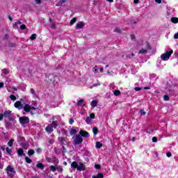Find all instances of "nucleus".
<instances>
[{
  "label": "nucleus",
  "instance_id": "f257e3e1",
  "mask_svg": "<svg viewBox=\"0 0 178 178\" xmlns=\"http://www.w3.org/2000/svg\"><path fill=\"white\" fill-rule=\"evenodd\" d=\"M23 109L27 113L30 112L31 115H35V113H38V111H40V108L33 107L29 104H25L23 107Z\"/></svg>",
  "mask_w": 178,
  "mask_h": 178
},
{
  "label": "nucleus",
  "instance_id": "f03ea898",
  "mask_svg": "<svg viewBox=\"0 0 178 178\" xmlns=\"http://www.w3.org/2000/svg\"><path fill=\"white\" fill-rule=\"evenodd\" d=\"M6 172L8 176L11 178H13L16 175V170L12 165H8L6 169Z\"/></svg>",
  "mask_w": 178,
  "mask_h": 178
},
{
  "label": "nucleus",
  "instance_id": "7ed1b4c3",
  "mask_svg": "<svg viewBox=\"0 0 178 178\" xmlns=\"http://www.w3.org/2000/svg\"><path fill=\"white\" fill-rule=\"evenodd\" d=\"M172 54H173V51L172 49H170V51H165V53L161 55V60H163L164 62L166 60H169Z\"/></svg>",
  "mask_w": 178,
  "mask_h": 178
},
{
  "label": "nucleus",
  "instance_id": "20e7f679",
  "mask_svg": "<svg viewBox=\"0 0 178 178\" xmlns=\"http://www.w3.org/2000/svg\"><path fill=\"white\" fill-rule=\"evenodd\" d=\"M58 126V122L56 121H53L52 123L49 125H48L46 128L45 130L48 134H50V133H52L54 131V129H56V127Z\"/></svg>",
  "mask_w": 178,
  "mask_h": 178
},
{
  "label": "nucleus",
  "instance_id": "39448f33",
  "mask_svg": "<svg viewBox=\"0 0 178 178\" xmlns=\"http://www.w3.org/2000/svg\"><path fill=\"white\" fill-rule=\"evenodd\" d=\"M72 140H74V145H79V144H81V143H83V138L80 134L73 136Z\"/></svg>",
  "mask_w": 178,
  "mask_h": 178
},
{
  "label": "nucleus",
  "instance_id": "423d86ee",
  "mask_svg": "<svg viewBox=\"0 0 178 178\" xmlns=\"http://www.w3.org/2000/svg\"><path fill=\"white\" fill-rule=\"evenodd\" d=\"M19 121L22 126H24V124H27L28 123L30 122V119L29 118V117L24 116L20 117L19 118Z\"/></svg>",
  "mask_w": 178,
  "mask_h": 178
},
{
  "label": "nucleus",
  "instance_id": "0eeeda50",
  "mask_svg": "<svg viewBox=\"0 0 178 178\" xmlns=\"http://www.w3.org/2000/svg\"><path fill=\"white\" fill-rule=\"evenodd\" d=\"M84 26H86V24L83 22H79L76 24L75 29L76 30H81V29H84Z\"/></svg>",
  "mask_w": 178,
  "mask_h": 178
},
{
  "label": "nucleus",
  "instance_id": "6e6552de",
  "mask_svg": "<svg viewBox=\"0 0 178 178\" xmlns=\"http://www.w3.org/2000/svg\"><path fill=\"white\" fill-rule=\"evenodd\" d=\"M79 135L81 136V137H85V138L90 137V134H88V132L84 130H81L79 131Z\"/></svg>",
  "mask_w": 178,
  "mask_h": 178
},
{
  "label": "nucleus",
  "instance_id": "1a4fd4ad",
  "mask_svg": "<svg viewBox=\"0 0 178 178\" xmlns=\"http://www.w3.org/2000/svg\"><path fill=\"white\" fill-rule=\"evenodd\" d=\"M148 49H149V44H147V47L145 49H141L138 54H144L148 52Z\"/></svg>",
  "mask_w": 178,
  "mask_h": 178
},
{
  "label": "nucleus",
  "instance_id": "9d476101",
  "mask_svg": "<svg viewBox=\"0 0 178 178\" xmlns=\"http://www.w3.org/2000/svg\"><path fill=\"white\" fill-rule=\"evenodd\" d=\"M15 108H17V109H22L23 106H22V102H17L14 104Z\"/></svg>",
  "mask_w": 178,
  "mask_h": 178
},
{
  "label": "nucleus",
  "instance_id": "9b49d317",
  "mask_svg": "<svg viewBox=\"0 0 178 178\" xmlns=\"http://www.w3.org/2000/svg\"><path fill=\"white\" fill-rule=\"evenodd\" d=\"M77 170H84L86 169V165H84L83 163H79V165L78 164V167H77Z\"/></svg>",
  "mask_w": 178,
  "mask_h": 178
},
{
  "label": "nucleus",
  "instance_id": "f8f14e48",
  "mask_svg": "<svg viewBox=\"0 0 178 178\" xmlns=\"http://www.w3.org/2000/svg\"><path fill=\"white\" fill-rule=\"evenodd\" d=\"M78 106H86V104H84L83 99H79L77 102Z\"/></svg>",
  "mask_w": 178,
  "mask_h": 178
},
{
  "label": "nucleus",
  "instance_id": "ddd939ff",
  "mask_svg": "<svg viewBox=\"0 0 178 178\" xmlns=\"http://www.w3.org/2000/svg\"><path fill=\"white\" fill-rule=\"evenodd\" d=\"M3 115H4V118H9L10 115H12V111H5Z\"/></svg>",
  "mask_w": 178,
  "mask_h": 178
},
{
  "label": "nucleus",
  "instance_id": "4468645a",
  "mask_svg": "<svg viewBox=\"0 0 178 178\" xmlns=\"http://www.w3.org/2000/svg\"><path fill=\"white\" fill-rule=\"evenodd\" d=\"M17 154L19 156H24V151L23 150V149H19L17 151Z\"/></svg>",
  "mask_w": 178,
  "mask_h": 178
},
{
  "label": "nucleus",
  "instance_id": "2eb2a0df",
  "mask_svg": "<svg viewBox=\"0 0 178 178\" xmlns=\"http://www.w3.org/2000/svg\"><path fill=\"white\" fill-rule=\"evenodd\" d=\"M90 105H91L92 108H95V107H97V105H98V102L93 100L90 103Z\"/></svg>",
  "mask_w": 178,
  "mask_h": 178
},
{
  "label": "nucleus",
  "instance_id": "dca6fc26",
  "mask_svg": "<svg viewBox=\"0 0 178 178\" xmlns=\"http://www.w3.org/2000/svg\"><path fill=\"white\" fill-rule=\"evenodd\" d=\"M71 166L74 169H77V168L79 166V163H77V162H76V161H74V162L72 163Z\"/></svg>",
  "mask_w": 178,
  "mask_h": 178
},
{
  "label": "nucleus",
  "instance_id": "f3484780",
  "mask_svg": "<svg viewBox=\"0 0 178 178\" xmlns=\"http://www.w3.org/2000/svg\"><path fill=\"white\" fill-rule=\"evenodd\" d=\"M36 167L38 168V169H41V170H43L44 166V165L42 164V163H39L36 165Z\"/></svg>",
  "mask_w": 178,
  "mask_h": 178
},
{
  "label": "nucleus",
  "instance_id": "a211bd4d",
  "mask_svg": "<svg viewBox=\"0 0 178 178\" xmlns=\"http://www.w3.org/2000/svg\"><path fill=\"white\" fill-rule=\"evenodd\" d=\"M113 92L115 97H119V95H120V90H113Z\"/></svg>",
  "mask_w": 178,
  "mask_h": 178
},
{
  "label": "nucleus",
  "instance_id": "6ab92c4d",
  "mask_svg": "<svg viewBox=\"0 0 178 178\" xmlns=\"http://www.w3.org/2000/svg\"><path fill=\"white\" fill-rule=\"evenodd\" d=\"M171 22H172V23H174V24H177V23H178V18L177 17H172Z\"/></svg>",
  "mask_w": 178,
  "mask_h": 178
},
{
  "label": "nucleus",
  "instance_id": "aec40b11",
  "mask_svg": "<svg viewBox=\"0 0 178 178\" xmlns=\"http://www.w3.org/2000/svg\"><path fill=\"white\" fill-rule=\"evenodd\" d=\"M95 147L102 148V143H101L100 142H96Z\"/></svg>",
  "mask_w": 178,
  "mask_h": 178
},
{
  "label": "nucleus",
  "instance_id": "412c9836",
  "mask_svg": "<svg viewBox=\"0 0 178 178\" xmlns=\"http://www.w3.org/2000/svg\"><path fill=\"white\" fill-rule=\"evenodd\" d=\"M77 19L76 17H74L70 22V26H73V24H74V23H76Z\"/></svg>",
  "mask_w": 178,
  "mask_h": 178
},
{
  "label": "nucleus",
  "instance_id": "4be33fe9",
  "mask_svg": "<svg viewBox=\"0 0 178 178\" xmlns=\"http://www.w3.org/2000/svg\"><path fill=\"white\" fill-rule=\"evenodd\" d=\"M56 170L60 172V173H62V172L63 171V168L60 165L56 166Z\"/></svg>",
  "mask_w": 178,
  "mask_h": 178
},
{
  "label": "nucleus",
  "instance_id": "5701e85b",
  "mask_svg": "<svg viewBox=\"0 0 178 178\" xmlns=\"http://www.w3.org/2000/svg\"><path fill=\"white\" fill-rule=\"evenodd\" d=\"M15 141L14 139H11L8 143V147H13V142Z\"/></svg>",
  "mask_w": 178,
  "mask_h": 178
},
{
  "label": "nucleus",
  "instance_id": "b1692460",
  "mask_svg": "<svg viewBox=\"0 0 178 178\" xmlns=\"http://www.w3.org/2000/svg\"><path fill=\"white\" fill-rule=\"evenodd\" d=\"M30 91H31V94H32L33 97H35V95H37V92H35V90L33 88H31Z\"/></svg>",
  "mask_w": 178,
  "mask_h": 178
},
{
  "label": "nucleus",
  "instance_id": "393cba45",
  "mask_svg": "<svg viewBox=\"0 0 178 178\" xmlns=\"http://www.w3.org/2000/svg\"><path fill=\"white\" fill-rule=\"evenodd\" d=\"M92 132L94 134V136H97V133H98V128L97 127H94L92 129Z\"/></svg>",
  "mask_w": 178,
  "mask_h": 178
},
{
  "label": "nucleus",
  "instance_id": "a878e982",
  "mask_svg": "<svg viewBox=\"0 0 178 178\" xmlns=\"http://www.w3.org/2000/svg\"><path fill=\"white\" fill-rule=\"evenodd\" d=\"M34 150L33 149H30L29 152H28V155H29V156H31V155H34Z\"/></svg>",
  "mask_w": 178,
  "mask_h": 178
},
{
  "label": "nucleus",
  "instance_id": "bb28decb",
  "mask_svg": "<svg viewBox=\"0 0 178 178\" xmlns=\"http://www.w3.org/2000/svg\"><path fill=\"white\" fill-rule=\"evenodd\" d=\"M98 72V67L97 65H95L93 68H92V72L93 73H97Z\"/></svg>",
  "mask_w": 178,
  "mask_h": 178
},
{
  "label": "nucleus",
  "instance_id": "cd10ccee",
  "mask_svg": "<svg viewBox=\"0 0 178 178\" xmlns=\"http://www.w3.org/2000/svg\"><path fill=\"white\" fill-rule=\"evenodd\" d=\"M50 170H51V172H56V166L55 167V166H54V165H51V166H50Z\"/></svg>",
  "mask_w": 178,
  "mask_h": 178
},
{
  "label": "nucleus",
  "instance_id": "c85d7f7f",
  "mask_svg": "<svg viewBox=\"0 0 178 178\" xmlns=\"http://www.w3.org/2000/svg\"><path fill=\"white\" fill-rule=\"evenodd\" d=\"M77 133V130H76L75 129H72L70 130V134L73 135V134H76Z\"/></svg>",
  "mask_w": 178,
  "mask_h": 178
},
{
  "label": "nucleus",
  "instance_id": "c756f323",
  "mask_svg": "<svg viewBox=\"0 0 178 178\" xmlns=\"http://www.w3.org/2000/svg\"><path fill=\"white\" fill-rule=\"evenodd\" d=\"M6 151L8 154L12 155V150L9 147H6Z\"/></svg>",
  "mask_w": 178,
  "mask_h": 178
},
{
  "label": "nucleus",
  "instance_id": "7c9ffc66",
  "mask_svg": "<svg viewBox=\"0 0 178 178\" xmlns=\"http://www.w3.org/2000/svg\"><path fill=\"white\" fill-rule=\"evenodd\" d=\"M86 122L87 124H90V123H91V118H90V117L86 118Z\"/></svg>",
  "mask_w": 178,
  "mask_h": 178
},
{
  "label": "nucleus",
  "instance_id": "2f4dec72",
  "mask_svg": "<svg viewBox=\"0 0 178 178\" xmlns=\"http://www.w3.org/2000/svg\"><path fill=\"white\" fill-rule=\"evenodd\" d=\"M10 99H11V101H16V96L11 95H10Z\"/></svg>",
  "mask_w": 178,
  "mask_h": 178
},
{
  "label": "nucleus",
  "instance_id": "473e14b6",
  "mask_svg": "<svg viewBox=\"0 0 178 178\" xmlns=\"http://www.w3.org/2000/svg\"><path fill=\"white\" fill-rule=\"evenodd\" d=\"M25 161H26V163H31V159L29 157H26Z\"/></svg>",
  "mask_w": 178,
  "mask_h": 178
},
{
  "label": "nucleus",
  "instance_id": "72a5a7b5",
  "mask_svg": "<svg viewBox=\"0 0 178 178\" xmlns=\"http://www.w3.org/2000/svg\"><path fill=\"white\" fill-rule=\"evenodd\" d=\"M35 38H37V35H35V34H32L31 36V38H30V39H31V40H35Z\"/></svg>",
  "mask_w": 178,
  "mask_h": 178
},
{
  "label": "nucleus",
  "instance_id": "f704fd0d",
  "mask_svg": "<svg viewBox=\"0 0 178 178\" xmlns=\"http://www.w3.org/2000/svg\"><path fill=\"white\" fill-rule=\"evenodd\" d=\"M58 141L60 143H62L63 144V143H65V138H62V137H59L58 138Z\"/></svg>",
  "mask_w": 178,
  "mask_h": 178
},
{
  "label": "nucleus",
  "instance_id": "c9c22d12",
  "mask_svg": "<svg viewBox=\"0 0 178 178\" xmlns=\"http://www.w3.org/2000/svg\"><path fill=\"white\" fill-rule=\"evenodd\" d=\"M152 141V143H158V138L156 137H153Z\"/></svg>",
  "mask_w": 178,
  "mask_h": 178
},
{
  "label": "nucleus",
  "instance_id": "e433bc0d",
  "mask_svg": "<svg viewBox=\"0 0 178 178\" xmlns=\"http://www.w3.org/2000/svg\"><path fill=\"white\" fill-rule=\"evenodd\" d=\"M17 24L22 25V22L20 21H17L14 24V27H17Z\"/></svg>",
  "mask_w": 178,
  "mask_h": 178
},
{
  "label": "nucleus",
  "instance_id": "4c0bfd02",
  "mask_svg": "<svg viewBox=\"0 0 178 178\" xmlns=\"http://www.w3.org/2000/svg\"><path fill=\"white\" fill-rule=\"evenodd\" d=\"M163 100H164V101H169V96H168V95H164V96H163Z\"/></svg>",
  "mask_w": 178,
  "mask_h": 178
},
{
  "label": "nucleus",
  "instance_id": "58836bf2",
  "mask_svg": "<svg viewBox=\"0 0 178 178\" xmlns=\"http://www.w3.org/2000/svg\"><path fill=\"white\" fill-rule=\"evenodd\" d=\"M97 177L98 178H104V175H102V173H98L97 174Z\"/></svg>",
  "mask_w": 178,
  "mask_h": 178
},
{
  "label": "nucleus",
  "instance_id": "ea45409f",
  "mask_svg": "<svg viewBox=\"0 0 178 178\" xmlns=\"http://www.w3.org/2000/svg\"><path fill=\"white\" fill-rule=\"evenodd\" d=\"M89 118H91V119H95V114L91 113V114L90 115V117H89Z\"/></svg>",
  "mask_w": 178,
  "mask_h": 178
},
{
  "label": "nucleus",
  "instance_id": "a19ab883",
  "mask_svg": "<svg viewBox=\"0 0 178 178\" xmlns=\"http://www.w3.org/2000/svg\"><path fill=\"white\" fill-rule=\"evenodd\" d=\"M20 29H21V30H24L26 29V25H24V24L20 25Z\"/></svg>",
  "mask_w": 178,
  "mask_h": 178
},
{
  "label": "nucleus",
  "instance_id": "79ce46f5",
  "mask_svg": "<svg viewBox=\"0 0 178 178\" xmlns=\"http://www.w3.org/2000/svg\"><path fill=\"white\" fill-rule=\"evenodd\" d=\"M98 86H101V84H93L92 86H90V88H92L93 87H98Z\"/></svg>",
  "mask_w": 178,
  "mask_h": 178
},
{
  "label": "nucleus",
  "instance_id": "37998d69",
  "mask_svg": "<svg viewBox=\"0 0 178 178\" xmlns=\"http://www.w3.org/2000/svg\"><path fill=\"white\" fill-rule=\"evenodd\" d=\"M6 127H10L11 124L8 122H6Z\"/></svg>",
  "mask_w": 178,
  "mask_h": 178
},
{
  "label": "nucleus",
  "instance_id": "c03bdc74",
  "mask_svg": "<svg viewBox=\"0 0 178 178\" xmlns=\"http://www.w3.org/2000/svg\"><path fill=\"white\" fill-rule=\"evenodd\" d=\"M95 168L96 169H101V165H98V164H96V165H95Z\"/></svg>",
  "mask_w": 178,
  "mask_h": 178
},
{
  "label": "nucleus",
  "instance_id": "a18cd8bd",
  "mask_svg": "<svg viewBox=\"0 0 178 178\" xmlns=\"http://www.w3.org/2000/svg\"><path fill=\"white\" fill-rule=\"evenodd\" d=\"M177 38H178V32L177 33H175V35H174V39L175 40H177Z\"/></svg>",
  "mask_w": 178,
  "mask_h": 178
},
{
  "label": "nucleus",
  "instance_id": "49530a36",
  "mask_svg": "<svg viewBox=\"0 0 178 178\" xmlns=\"http://www.w3.org/2000/svg\"><path fill=\"white\" fill-rule=\"evenodd\" d=\"M140 90H143V88H138V87L135 88L136 91H140Z\"/></svg>",
  "mask_w": 178,
  "mask_h": 178
},
{
  "label": "nucleus",
  "instance_id": "de8ad7c7",
  "mask_svg": "<svg viewBox=\"0 0 178 178\" xmlns=\"http://www.w3.org/2000/svg\"><path fill=\"white\" fill-rule=\"evenodd\" d=\"M3 73L4 74H8V70L3 69Z\"/></svg>",
  "mask_w": 178,
  "mask_h": 178
},
{
  "label": "nucleus",
  "instance_id": "09e8293b",
  "mask_svg": "<svg viewBox=\"0 0 178 178\" xmlns=\"http://www.w3.org/2000/svg\"><path fill=\"white\" fill-rule=\"evenodd\" d=\"M166 155H167L168 158H170V156H172V153L171 152H168L166 154Z\"/></svg>",
  "mask_w": 178,
  "mask_h": 178
},
{
  "label": "nucleus",
  "instance_id": "8fccbe9b",
  "mask_svg": "<svg viewBox=\"0 0 178 178\" xmlns=\"http://www.w3.org/2000/svg\"><path fill=\"white\" fill-rule=\"evenodd\" d=\"M156 3H162V0H154Z\"/></svg>",
  "mask_w": 178,
  "mask_h": 178
},
{
  "label": "nucleus",
  "instance_id": "3c124183",
  "mask_svg": "<svg viewBox=\"0 0 178 178\" xmlns=\"http://www.w3.org/2000/svg\"><path fill=\"white\" fill-rule=\"evenodd\" d=\"M49 143L50 144H54V143H55V140H54L53 139H50V140H49Z\"/></svg>",
  "mask_w": 178,
  "mask_h": 178
},
{
  "label": "nucleus",
  "instance_id": "603ef678",
  "mask_svg": "<svg viewBox=\"0 0 178 178\" xmlns=\"http://www.w3.org/2000/svg\"><path fill=\"white\" fill-rule=\"evenodd\" d=\"M70 124H72V123H74V120L70 119L69 121Z\"/></svg>",
  "mask_w": 178,
  "mask_h": 178
},
{
  "label": "nucleus",
  "instance_id": "864d4df0",
  "mask_svg": "<svg viewBox=\"0 0 178 178\" xmlns=\"http://www.w3.org/2000/svg\"><path fill=\"white\" fill-rule=\"evenodd\" d=\"M114 31H115V33H120V29H114Z\"/></svg>",
  "mask_w": 178,
  "mask_h": 178
},
{
  "label": "nucleus",
  "instance_id": "5fc2aeb1",
  "mask_svg": "<svg viewBox=\"0 0 178 178\" xmlns=\"http://www.w3.org/2000/svg\"><path fill=\"white\" fill-rule=\"evenodd\" d=\"M140 114L144 116V115H145V112L144 111L141 110Z\"/></svg>",
  "mask_w": 178,
  "mask_h": 178
},
{
  "label": "nucleus",
  "instance_id": "6e6d98bb",
  "mask_svg": "<svg viewBox=\"0 0 178 178\" xmlns=\"http://www.w3.org/2000/svg\"><path fill=\"white\" fill-rule=\"evenodd\" d=\"M0 148H1V149H2V151H5V149H6L5 146H1Z\"/></svg>",
  "mask_w": 178,
  "mask_h": 178
},
{
  "label": "nucleus",
  "instance_id": "4d7b16f0",
  "mask_svg": "<svg viewBox=\"0 0 178 178\" xmlns=\"http://www.w3.org/2000/svg\"><path fill=\"white\" fill-rule=\"evenodd\" d=\"M60 2V5H63V3L66 2V0H61Z\"/></svg>",
  "mask_w": 178,
  "mask_h": 178
},
{
  "label": "nucleus",
  "instance_id": "13d9d810",
  "mask_svg": "<svg viewBox=\"0 0 178 178\" xmlns=\"http://www.w3.org/2000/svg\"><path fill=\"white\" fill-rule=\"evenodd\" d=\"M3 114H0V120H2L3 119Z\"/></svg>",
  "mask_w": 178,
  "mask_h": 178
},
{
  "label": "nucleus",
  "instance_id": "bf43d9fd",
  "mask_svg": "<svg viewBox=\"0 0 178 178\" xmlns=\"http://www.w3.org/2000/svg\"><path fill=\"white\" fill-rule=\"evenodd\" d=\"M4 84L3 82H0V88H2L3 87Z\"/></svg>",
  "mask_w": 178,
  "mask_h": 178
},
{
  "label": "nucleus",
  "instance_id": "052dcab7",
  "mask_svg": "<svg viewBox=\"0 0 178 178\" xmlns=\"http://www.w3.org/2000/svg\"><path fill=\"white\" fill-rule=\"evenodd\" d=\"M35 3H41V0H35Z\"/></svg>",
  "mask_w": 178,
  "mask_h": 178
},
{
  "label": "nucleus",
  "instance_id": "680f3d73",
  "mask_svg": "<svg viewBox=\"0 0 178 178\" xmlns=\"http://www.w3.org/2000/svg\"><path fill=\"white\" fill-rule=\"evenodd\" d=\"M42 150L41 149V148H38V149H37V152H38V153H40V152H41Z\"/></svg>",
  "mask_w": 178,
  "mask_h": 178
},
{
  "label": "nucleus",
  "instance_id": "e2e57ef3",
  "mask_svg": "<svg viewBox=\"0 0 178 178\" xmlns=\"http://www.w3.org/2000/svg\"><path fill=\"white\" fill-rule=\"evenodd\" d=\"M134 3H138V0H134Z\"/></svg>",
  "mask_w": 178,
  "mask_h": 178
},
{
  "label": "nucleus",
  "instance_id": "0e129e2a",
  "mask_svg": "<svg viewBox=\"0 0 178 178\" xmlns=\"http://www.w3.org/2000/svg\"><path fill=\"white\" fill-rule=\"evenodd\" d=\"M9 120L13 121V120H15V119H14L13 118H12V117H10V118H9Z\"/></svg>",
  "mask_w": 178,
  "mask_h": 178
},
{
  "label": "nucleus",
  "instance_id": "69168bd1",
  "mask_svg": "<svg viewBox=\"0 0 178 178\" xmlns=\"http://www.w3.org/2000/svg\"><path fill=\"white\" fill-rule=\"evenodd\" d=\"M143 90H149V87H145L143 88Z\"/></svg>",
  "mask_w": 178,
  "mask_h": 178
},
{
  "label": "nucleus",
  "instance_id": "338daca9",
  "mask_svg": "<svg viewBox=\"0 0 178 178\" xmlns=\"http://www.w3.org/2000/svg\"><path fill=\"white\" fill-rule=\"evenodd\" d=\"M100 72H101V73H102V72H104V68L101 67L100 68Z\"/></svg>",
  "mask_w": 178,
  "mask_h": 178
},
{
  "label": "nucleus",
  "instance_id": "774afa93",
  "mask_svg": "<svg viewBox=\"0 0 178 178\" xmlns=\"http://www.w3.org/2000/svg\"><path fill=\"white\" fill-rule=\"evenodd\" d=\"M51 29H55V25L54 24L51 25Z\"/></svg>",
  "mask_w": 178,
  "mask_h": 178
}]
</instances>
